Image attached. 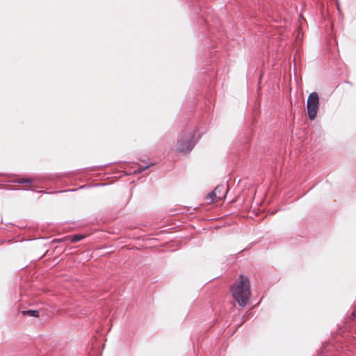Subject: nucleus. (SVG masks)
<instances>
[{
	"label": "nucleus",
	"mask_w": 356,
	"mask_h": 356,
	"mask_svg": "<svg viewBox=\"0 0 356 356\" xmlns=\"http://www.w3.org/2000/svg\"><path fill=\"white\" fill-rule=\"evenodd\" d=\"M222 186H217L212 192H211L209 194H208V195L206 197L207 202L209 203H211V202L221 200L222 198L223 194L222 195H218L217 191H218L219 190H222Z\"/></svg>",
	"instance_id": "nucleus-4"
},
{
	"label": "nucleus",
	"mask_w": 356,
	"mask_h": 356,
	"mask_svg": "<svg viewBox=\"0 0 356 356\" xmlns=\"http://www.w3.org/2000/svg\"><path fill=\"white\" fill-rule=\"evenodd\" d=\"M219 186H222V190H219L218 191H217V195H222L223 194V196H222V198L225 196V193H227V189L222 185H220Z\"/></svg>",
	"instance_id": "nucleus-7"
},
{
	"label": "nucleus",
	"mask_w": 356,
	"mask_h": 356,
	"mask_svg": "<svg viewBox=\"0 0 356 356\" xmlns=\"http://www.w3.org/2000/svg\"><path fill=\"white\" fill-rule=\"evenodd\" d=\"M194 146L191 136H186L180 139L177 145L176 151L181 153L190 152Z\"/></svg>",
	"instance_id": "nucleus-3"
},
{
	"label": "nucleus",
	"mask_w": 356,
	"mask_h": 356,
	"mask_svg": "<svg viewBox=\"0 0 356 356\" xmlns=\"http://www.w3.org/2000/svg\"><path fill=\"white\" fill-rule=\"evenodd\" d=\"M250 284L247 277L241 275L232 287V296L240 306H245L250 296Z\"/></svg>",
	"instance_id": "nucleus-1"
},
{
	"label": "nucleus",
	"mask_w": 356,
	"mask_h": 356,
	"mask_svg": "<svg viewBox=\"0 0 356 356\" xmlns=\"http://www.w3.org/2000/svg\"><path fill=\"white\" fill-rule=\"evenodd\" d=\"M319 107V98L316 92H312L307 101L308 117L311 120L315 119Z\"/></svg>",
	"instance_id": "nucleus-2"
},
{
	"label": "nucleus",
	"mask_w": 356,
	"mask_h": 356,
	"mask_svg": "<svg viewBox=\"0 0 356 356\" xmlns=\"http://www.w3.org/2000/svg\"><path fill=\"white\" fill-rule=\"evenodd\" d=\"M25 181H20L19 182H20V183H24V182H25Z\"/></svg>",
	"instance_id": "nucleus-8"
},
{
	"label": "nucleus",
	"mask_w": 356,
	"mask_h": 356,
	"mask_svg": "<svg viewBox=\"0 0 356 356\" xmlns=\"http://www.w3.org/2000/svg\"><path fill=\"white\" fill-rule=\"evenodd\" d=\"M83 238H84L83 235L77 234V235H74V236H72L71 240L72 242H76V241H81Z\"/></svg>",
	"instance_id": "nucleus-6"
},
{
	"label": "nucleus",
	"mask_w": 356,
	"mask_h": 356,
	"mask_svg": "<svg viewBox=\"0 0 356 356\" xmlns=\"http://www.w3.org/2000/svg\"><path fill=\"white\" fill-rule=\"evenodd\" d=\"M23 313L24 315H29L34 317H38L39 316L38 312L36 310L24 311Z\"/></svg>",
	"instance_id": "nucleus-5"
}]
</instances>
